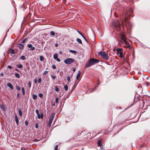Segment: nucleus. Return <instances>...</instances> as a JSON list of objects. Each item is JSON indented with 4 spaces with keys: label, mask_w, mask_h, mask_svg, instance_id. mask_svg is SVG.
I'll use <instances>...</instances> for the list:
<instances>
[{
    "label": "nucleus",
    "mask_w": 150,
    "mask_h": 150,
    "mask_svg": "<svg viewBox=\"0 0 150 150\" xmlns=\"http://www.w3.org/2000/svg\"><path fill=\"white\" fill-rule=\"evenodd\" d=\"M124 42L125 45H126V47L130 48V45L127 41H125V42Z\"/></svg>",
    "instance_id": "obj_12"
},
{
    "label": "nucleus",
    "mask_w": 150,
    "mask_h": 150,
    "mask_svg": "<svg viewBox=\"0 0 150 150\" xmlns=\"http://www.w3.org/2000/svg\"><path fill=\"white\" fill-rule=\"evenodd\" d=\"M15 70H16V71H18V72H19V70H18V69H15Z\"/></svg>",
    "instance_id": "obj_56"
},
{
    "label": "nucleus",
    "mask_w": 150,
    "mask_h": 150,
    "mask_svg": "<svg viewBox=\"0 0 150 150\" xmlns=\"http://www.w3.org/2000/svg\"><path fill=\"white\" fill-rule=\"evenodd\" d=\"M55 115V113H53L52 114L51 116L50 117V118L48 122V126L50 127L51 126L52 121Z\"/></svg>",
    "instance_id": "obj_6"
},
{
    "label": "nucleus",
    "mask_w": 150,
    "mask_h": 150,
    "mask_svg": "<svg viewBox=\"0 0 150 150\" xmlns=\"http://www.w3.org/2000/svg\"><path fill=\"white\" fill-rule=\"evenodd\" d=\"M37 115L38 118L39 119H42L43 118V115L42 113H41V114L39 113Z\"/></svg>",
    "instance_id": "obj_13"
},
{
    "label": "nucleus",
    "mask_w": 150,
    "mask_h": 150,
    "mask_svg": "<svg viewBox=\"0 0 150 150\" xmlns=\"http://www.w3.org/2000/svg\"><path fill=\"white\" fill-rule=\"evenodd\" d=\"M75 71V69H73V71Z\"/></svg>",
    "instance_id": "obj_58"
},
{
    "label": "nucleus",
    "mask_w": 150,
    "mask_h": 150,
    "mask_svg": "<svg viewBox=\"0 0 150 150\" xmlns=\"http://www.w3.org/2000/svg\"><path fill=\"white\" fill-rule=\"evenodd\" d=\"M56 60L58 62H60L61 61L58 58Z\"/></svg>",
    "instance_id": "obj_44"
},
{
    "label": "nucleus",
    "mask_w": 150,
    "mask_h": 150,
    "mask_svg": "<svg viewBox=\"0 0 150 150\" xmlns=\"http://www.w3.org/2000/svg\"><path fill=\"white\" fill-rule=\"evenodd\" d=\"M16 89L18 91H20L21 90V88L20 86H16Z\"/></svg>",
    "instance_id": "obj_31"
},
{
    "label": "nucleus",
    "mask_w": 150,
    "mask_h": 150,
    "mask_svg": "<svg viewBox=\"0 0 150 150\" xmlns=\"http://www.w3.org/2000/svg\"><path fill=\"white\" fill-rule=\"evenodd\" d=\"M18 47L20 49L23 50L24 48V45L20 43L18 44Z\"/></svg>",
    "instance_id": "obj_11"
},
{
    "label": "nucleus",
    "mask_w": 150,
    "mask_h": 150,
    "mask_svg": "<svg viewBox=\"0 0 150 150\" xmlns=\"http://www.w3.org/2000/svg\"><path fill=\"white\" fill-rule=\"evenodd\" d=\"M58 148V145H56L55 146V148H54V150H57Z\"/></svg>",
    "instance_id": "obj_39"
},
{
    "label": "nucleus",
    "mask_w": 150,
    "mask_h": 150,
    "mask_svg": "<svg viewBox=\"0 0 150 150\" xmlns=\"http://www.w3.org/2000/svg\"><path fill=\"white\" fill-rule=\"evenodd\" d=\"M15 120L17 125H18V117L16 115L15 116Z\"/></svg>",
    "instance_id": "obj_15"
},
{
    "label": "nucleus",
    "mask_w": 150,
    "mask_h": 150,
    "mask_svg": "<svg viewBox=\"0 0 150 150\" xmlns=\"http://www.w3.org/2000/svg\"><path fill=\"white\" fill-rule=\"evenodd\" d=\"M76 41L79 44H82V42L81 40L79 38H77L76 39Z\"/></svg>",
    "instance_id": "obj_19"
},
{
    "label": "nucleus",
    "mask_w": 150,
    "mask_h": 150,
    "mask_svg": "<svg viewBox=\"0 0 150 150\" xmlns=\"http://www.w3.org/2000/svg\"><path fill=\"white\" fill-rule=\"evenodd\" d=\"M35 112L37 115L39 113V111L38 110H36L35 111Z\"/></svg>",
    "instance_id": "obj_47"
},
{
    "label": "nucleus",
    "mask_w": 150,
    "mask_h": 150,
    "mask_svg": "<svg viewBox=\"0 0 150 150\" xmlns=\"http://www.w3.org/2000/svg\"><path fill=\"white\" fill-rule=\"evenodd\" d=\"M21 89L22 92V94L24 95L25 94V91L24 88L23 87H22L21 88Z\"/></svg>",
    "instance_id": "obj_23"
},
{
    "label": "nucleus",
    "mask_w": 150,
    "mask_h": 150,
    "mask_svg": "<svg viewBox=\"0 0 150 150\" xmlns=\"http://www.w3.org/2000/svg\"><path fill=\"white\" fill-rule=\"evenodd\" d=\"M52 78L54 80L56 78V76H52Z\"/></svg>",
    "instance_id": "obj_43"
},
{
    "label": "nucleus",
    "mask_w": 150,
    "mask_h": 150,
    "mask_svg": "<svg viewBox=\"0 0 150 150\" xmlns=\"http://www.w3.org/2000/svg\"><path fill=\"white\" fill-rule=\"evenodd\" d=\"M53 57L54 59L56 60L58 58V55L57 54L55 53L54 54Z\"/></svg>",
    "instance_id": "obj_21"
},
{
    "label": "nucleus",
    "mask_w": 150,
    "mask_h": 150,
    "mask_svg": "<svg viewBox=\"0 0 150 150\" xmlns=\"http://www.w3.org/2000/svg\"><path fill=\"white\" fill-rule=\"evenodd\" d=\"M52 68L53 69H56V66H55V65H53L52 66Z\"/></svg>",
    "instance_id": "obj_40"
},
{
    "label": "nucleus",
    "mask_w": 150,
    "mask_h": 150,
    "mask_svg": "<svg viewBox=\"0 0 150 150\" xmlns=\"http://www.w3.org/2000/svg\"><path fill=\"white\" fill-rule=\"evenodd\" d=\"M37 82V80L35 81V83H36Z\"/></svg>",
    "instance_id": "obj_57"
},
{
    "label": "nucleus",
    "mask_w": 150,
    "mask_h": 150,
    "mask_svg": "<svg viewBox=\"0 0 150 150\" xmlns=\"http://www.w3.org/2000/svg\"><path fill=\"white\" fill-rule=\"evenodd\" d=\"M20 59L23 61L25 60V57L24 56H22L20 57Z\"/></svg>",
    "instance_id": "obj_20"
},
{
    "label": "nucleus",
    "mask_w": 150,
    "mask_h": 150,
    "mask_svg": "<svg viewBox=\"0 0 150 150\" xmlns=\"http://www.w3.org/2000/svg\"><path fill=\"white\" fill-rule=\"evenodd\" d=\"M27 40V39L26 38H25V39L24 40H23L22 41V43H24L26 40Z\"/></svg>",
    "instance_id": "obj_36"
},
{
    "label": "nucleus",
    "mask_w": 150,
    "mask_h": 150,
    "mask_svg": "<svg viewBox=\"0 0 150 150\" xmlns=\"http://www.w3.org/2000/svg\"><path fill=\"white\" fill-rule=\"evenodd\" d=\"M55 46L56 47H57L58 46V44L57 43H56L55 44Z\"/></svg>",
    "instance_id": "obj_52"
},
{
    "label": "nucleus",
    "mask_w": 150,
    "mask_h": 150,
    "mask_svg": "<svg viewBox=\"0 0 150 150\" xmlns=\"http://www.w3.org/2000/svg\"><path fill=\"white\" fill-rule=\"evenodd\" d=\"M55 90L56 91H59V89L57 87H55Z\"/></svg>",
    "instance_id": "obj_38"
},
{
    "label": "nucleus",
    "mask_w": 150,
    "mask_h": 150,
    "mask_svg": "<svg viewBox=\"0 0 150 150\" xmlns=\"http://www.w3.org/2000/svg\"><path fill=\"white\" fill-rule=\"evenodd\" d=\"M98 54L106 60H108L109 59V57L108 56V54L105 52L100 51L98 52Z\"/></svg>",
    "instance_id": "obj_4"
},
{
    "label": "nucleus",
    "mask_w": 150,
    "mask_h": 150,
    "mask_svg": "<svg viewBox=\"0 0 150 150\" xmlns=\"http://www.w3.org/2000/svg\"><path fill=\"white\" fill-rule=\"evenodd\" d=\"M25 124L26 125H28V122L26 120L25 121Z\"/></svg>",
    "instance_id": "obj_41"
},
{
    "label": "nucleus",
    "mask_w": 150,
    "mask_h": 150,
    "mask_svg": "<svg viewBox=\"0 0 150 150\" xmlns=\"http://www.w3.org/2000/svg\"><path fill=\"white\" fill-rule=\"evenodd\" d=\"M98 62L99 61L97 59L93 58L91 59L86 63L85 67L86 68H89Z\"/></svg>",
    "instance_id": "obj_3"
},
{
    "label": "nucleus",
    "mask_w": 150,
    "mask_h": 150,
    "mask_svg": "<svg viewBox=\"0 0 150 150\" xmlns=\"http://www.w3.org/2000/svg\"><path fill=\"white\" fill-rule=\"evenodd\" d=\"M7 68L10 69H11L12 68V67L11 66L8 65L7 66Z\"/></svg>",
    "instance_id": "obj_42"
},
{
    "label": "nucleus",
    "mask_w": 150,
    "mask_h": 150,
    "mask_svg": "<svg viewBox=\"0 0 150 150\" xmlns=\"http://www.w3.org/2000/svg\"><path fill=\"white\" fill-rule=\"evenodd\" d=\"M112 25L114 29L118 32L121 30V24L119 21L117 20H114L112 22Z\"/></svg>",
    "instance_id": "obj_2"
},
{
    "label": "nucleus",
    "mask_w": 150,
    "mask_h": 150,
    "mask_svg": "<svg viewBox=\"0 0 150 150\" xmlns=\"http://www.w3.org/2000/svg\"><path fill=\"white\" fill-rule=\"evenodd\" d=\"M64 87L65 90L66 91H67L68 89V86L67 85H66L64 86Z\"/></svg>",
    "instance_id": "obj_25"
},
{
    "label": "nucleus",
    "mask_w": 150,
    "mask_h": 150,
    "mask_svg": "<svg viewBox=\"0 0 150 150\" xmlns=\"http://www.w3.org/2000/svg\"><path fill=\"white\" fill-rule=\"evenodd\" d=\"M75 60L71 58H68L64 60V62L65 63L67 64H69L73 63Z\"/></svg>",
    "instance_id": "obj_5"
},
{
    "label": "nucleus",
    "mask_w": 150,
    "mask_h": 150,
    "mask_svg": "<svg viewBox=\"0 0 150 150\" xmlns=\"http://www.w3.org/2000/svg\"><path fill=\"white\" fill-rule=\"evenodd\" d=\"M4 75V74L2 73H1V76H3Z\"/></svg>",
    "instance_id": "obj_55"
},
{
    "label": "nucleus",
    "mask_w": 150,
    "mask_h": 150,
    "mask_svg": "<svg viewBox=\"0 0 150 150\" xmlns=\"http://www.w3.org/2000/svg\"><path fill=\"white\" fill-rule=\"evenodd\" d=\"M28 84H29V87L30 88L31 87V83H30V82H29L28 83Z\"/></svg>",
    "instance_id": "obj_50"
},
{
    "label": "nucleus",
    "mask_w": 150,
    "mask_h": 150,
    "mask_svg": "<svg viewBox=\"0 0 150 150\" xmlns=\"http://www.w3.org/2000/svg\"><path fill=\"white\" fill-rule=\"evenodd\" d=\"M77 31L78 32V33H79V34H80L82 37L83 38L86 40V38L81 33V32H80L78 30H77Z\"/></svg>",
    "instance_id": "obj_16"
},
{
    "label": "nucleus",
    "mask_w": 150,
    "mask_h": 150,
    "mask_svg": "<svg viewBox=\"0 0 150 150\" xmlns=\"http://www.w3.org/2000/svg\"><path fill=\"white\" fill-rule=\"evenodd\" d=\"M33 99L34 100H35L37 99V95H33Z\"/></svg>",
    "instance_id": "obj_26"
},
{
    "label": "nucleus",
    "mask_w": 150,
    "mask_h": 150,
    "mask_svg": "<svg viewBox=\"0 0 150 150\" xmlns=\"http://www.w3.org/2000/svg\"><path fill=\"white\" fill-rule=\"evenodd\" d=\"M7 86L9 87L11 90L13 89V87L12 84L10 83H8L7 84Z\"/></svg>",
    "instance_id": "obj_10"
},
{
    "label": "nucleus",
    "mask_w": 150,
    "mask_h": 150,
    "mask_svg": "<svg viewBox=\"0 0 150 150\" xmlns=\"http://www.w3.org/2000/svg\"><path fill=\"white\" fill-rule=\"evenodd\" d=\"M69 52L71 53H72L74 54H76L77 52L76 51L72 50H70Z\"/></svg>",
    "instance_id": "obj_24"
},
{
    "label": "nucleus",
    "mask_w": 150,
    "mask_h": 150,
    "mask_svg": "<svg viewBox=\"0 0 150 150\" xmlns=\"http://www.w3.org/2000/svg\"><path fill=\"white\" fill-rule=\"evenodd\" d=\"M27 46L29 48H31L33 46L31 44H28L27 45Z\"/></svg>",
    "instance_id": "obj_34"
},
{
    "label": "nucleus",
    "mask_w": 150,
    "mask_h": 150,
    "mask_svg": "<svg viewBox=\"0 0 150 150\" xmlns=\"http://www.w3.org/2000/svg\"><path fill=\"white\" fill-rule=\"evenodd\" d=\"M18 112L19 115L20 116H22V110L21 109L18 110Z\"/></svg>",
    "instance_id": "obj_18"
},
{
    "label": "nucleus",
    "mask_w": 150,
    "mask_h": 150,
    "mask_svg": "<svg viewBox=\"0 0 150 150\" xmlns=\"http://www.w3.org/2000/svg\"><path fill=\"white\" fill-rule=\"evenodd\" d=\"M80 74H81V72H80V71H78V74L76 76V79H79V78L80 76Z\"/></svg>",
    "instance_id": "obj_17"
},
{
    "label": "nucleus",
    "mask_w": 150,
    "mask_h": 150,
    "mask_svg": "<svg viewBox=\"0 0 150 150\" xmlns=\"http://www.w3.org/2000/svg\"><path fill=\"white\" fill-rule=\"evenodd\" d=\"M70 40H71L72 42L74 41V39L71 38V39H70Z\"/></svg>",
    "instance_id": "obj_54"
},
{
    "label": "nucleus",
    "mask_w": 150,
    "mask_h": 150,
    "mask_svg": "<svg viewBox=\"0 0 150 150\" xmlns=\"http://www.w3.org/2000/svg\"><path fill=\"white\" fill-rule=\"evenodd\" d=\"M0 108L2 110L5 111V110L4 105H0Z\"/></svg>",
    "instance_id": "obj_14"
},
{
    "label": "nucleus",
    "mask_w": 150,
    "mask_h": 150,
    "mask_svg": "<svg viewBox=\"0 0 150 150\" xmlns=\"http://www.w3.org/2000/svg\"><path fill=\"white\" fill-rule=\"evenodd\" d=\"M11 53L12 54H15L14 50L13 49H12L11 50Z\"/></svg>",
    "instance_id": "obj_30"
},
{
    "label": "nucleus",
    "mask_w": 150,
    "mask_h": 150,
    "mask_svg": "<svg viewBox=\"0 0 150 150\" xmlns=\"http://www.w3.org/2000/svg\"><path fill=\"white\" fill-rule=\"evenodd\" d=\"M97 144L98 146H100V149L102 150L103 149V146H101V141L100 140H99L97 142Z\"/></svg>",
    "instance_id": "obj_8"
},
{
    "label": "nucleus",
    "mask_w": 150,
    "mask_h": 150,
    "mask_svg": "<svg viewBox=\"0 0 150 150\" xmlns=\"http://www.w3.org/2000/svg\"><path fill=\"white\" fill-rule=\"evenodd\" d=\"M35 127L36 128H38V125L37 124H36L35 125Z\"/></svg>",
    "instance_id": "obj_48"
},
{
    "label": "nucleus",
    "mask_w": 150,
    "mask_h": 150,
    "mask_svg": "<svg viewBox=\"0 0 150 150\" xmlns=\"http://www.w3.org/2000/svg\"><path fill=\"white\" fill-rule=\"evenodd\" d=\"M122 48H117V54L121 58H122L123 57V53L122 52Z\"/></svg>",
    "instance_id": "obj_7"
},
{
    "label": "nucleus",
    "mask_w": 150,
    "mask_h": 150,
    "mask_svg": "<svg viewBox=\"0 0 150 150\" xmlns=\"http://www.w3.org/2000/svg\"><path fill=\"white\" fill-rule=\"evenodd\" d=\"M50 35L52 36H54L55 35V33L53 31H51L50 33Z\"/></svg>",
    "instance_id": "obj_27"
},
{
    "label": "nucleus",
    "mask_w": 150,
    "mask_h": 150,
    "mask_svg": "<svg viewBox=\"0 0 150 150\" xmlns=\"http://www.w3.org/2000/svg\"><path fill=\"white\" fill-rule=\"evenodd\" d=\"M48 73V71H45L44 73H43V76H45Z\"/></svg>",
    "instance_id": "obj_33"
},
{
    "label": "nucleus",
    "mask_w": 150,
    "mask_h": 150,
    "mask_svg": "<svg viewBox=\"0 0 150 150\" xmlns=\"http://www.w3.org/2000/svg\"><path fill=\"white\" fill-rule=\"evenodd\" d=\"M42 79L41 78H40L38 79V83H40L41 82Z\"/></svg>",
    "instance_id": "obj_37"
},
{
    "label": "nucleus",
    "mask_w": 150,
    "mask_h": 150,
    "mask_svg": "<svg viewBox=\"0 0 150 150\" xmlns=\"http://www.w3.org/2000/svg\"><path fill=\"white\" fill-rule=\"evenodd\" d=\"M121 37L122 40L124 41V42H125V41H126V38L125 37V35H124L122 34Z\"/></svg>",
    "instance_id": "obj_9"
},
{
    "label": "nucleus",
    "mask_w": 150,
    "mask_h": 150,
    "mask_svg": "<svg viewBox=\"0 0 150 150\" xmlns=\"http://www.w3.org/2000/svg\"><path fill=\"white\" fill-rule=\"evenodd\" d=\"M70 77L69 76L67 77V80L69 82L70 81Z\"/></svg>",
    "instance_id": "obj_49"
},
{
    "label": "nucleus",
    "mask_w": 150,
    "mask_h": 150,
    "mask_svg": "<svg viewBox=\"0 0 150 150\" xmlns=\"http://www.w3.org/2000/svg\"><path fill=\"white\" fill-rule=\"evenodd\" d=\"M17 67L19 68H21L23 67V66L21 64H20L18 65H17Z\"/></svg>",
    "instance_id": "obj_29"
},
{
    "label": "nucleus",
    "mask_w": 150,
    "mask_h": 150,
    "mask_svg": "<svg viewBox=\"0 0 150 150\" xmlns=\"http://www.w3.org/2000/svg\"><path fill=\"white\" fill-rule=\"evenodd\" d=\"M132 12V11L131 10H130L128 12H127L125 10L123 12L122 15L121 16V18L124 20L125 21V23L126 24V27L129 28L131 25L132 26V25L131 23L127 21V19L130 17V15Z\"/></svg>",
    "instance_id": "obj_1"
},
{
    "label": "nucleus",
    "mask_w": 150,
    "mask_h": 150,
    "mask_svg": "<svg viewBox=\"0 0 150 150\" xmlns=\"http://www.w3.org/2000/svg\"><path fill=\"white\" fill-rule=\"evenodd\" d=\"M35 47H32L31 49V50H34L35 49Z\"/></svg>",
    "instance_id": "obj_45"
},
{
    "label": "nucleus",
    "mask_w": 150,
    "mask_h": 150,
    "mask_svg": "<svg viewBox=\"0 0 150 150\" xmlns=\"http://www.w3.org/2000/svg\"><path fill=\"white\" fill-rule=\"evenodd\" d=\"M40 49H38V50L36 51V52L37 53H39V52H40Z\"/></svg>",
    "instance_id": "obj_51"
},
{
    "label": "nucleus",
    "mask_w": 150,
    "mask_h": 150,
    "mask_svg": "<svg viewBox=\"0 0 150 150\" xmlns=\"http://www.w3.org/2000/svg\"><path fill=\"white\" fill-rule=\"evenodd\" d=\"M15 76H16V77L18 78V79H19L20 78V75H19V74H18V73H16L15 74Z\"/></svg>",
    "instance_id": "obj_22"
},
{
    "label": "nucleus",
    "mask_w": 150,
    "mask_h": 150,
    "mask_svg": "<svg viewBox=\"0 0 150 150\" xmlns=\"http://www.w3.org/2000/svg\"><path fill=\"white\" fill-rule=\"evenodd\" d=\"M17 96L18 98H19L20 97L19 94V93H18L17 94Z\"/></svg>",
    "instance_id": "obj_53"
},
{
    "label": "nucleus",
    "mask_w": 150,
    "mask_h": 150,
    "mask_svg": "<svg viewBox=\"0 0 150 150\" xmlns=\"http://www.w3.org/2000/svg\"><path fill=\"white\" fill-rule=\"evenodd\" d=\"M39 140H38L37 139H35L34 140V141L35 142L39 141Z\"/></svg>",
    "instance_id": "obj_46"
},
{
    "label": "nucleus",
    "mask_w": 150,
    "mask_h": 150,
    "mask_svg": "<svg viewBox=\"0 0 150 150\" xmlns=\"http://www.w3.org/2000/svg\"><path fill=\"white\" fill-rule=\"evenodd\" d=\"M38 96L42 98L43 96V95L41 93H40L38 94Z\"/></svg>",
    "instance_id": "obj_32"
},
{
    "label": "nucleus",
    "mask_w": 150,
    "mask_h": 150,
    "mask_svg": "<svg viewBox=\"0 0 150 150\" xmlns=\"http://www.w3.org/2000/svg\"><path fill=\"white\" fill-rule=\"evenodd\" d=\"M64 1H66V0H63Z\"/></svg>",
    "instance_id": "obj_59"
},
{
    "label": "nucleus",
    "mask_w": 150,
    "mask_h": 150,
    "mask_svg": "<svg viewBox=\"0 0 150 150\" xmlns=\"http://www.w3.org/2000/svg\"><path fill=\"white\" fill-rule=\"evenodd\" d=\"M40 61L42 62L44 60L43 57L42 56H40Z\"/></svg>",
    "instance_id": "obj_28"
},
{
    "label": "nucleus",
    "mask_w": 150,
    "mask_h": 150,
    "mask_svg": "<svg viewBox=\"0 0 150 150\" xmlns=\"http://www.w3.org/2000/svg\"><path fill=\"white\" fill-rule=\"evenodd\" d=\"M59 98H57L55 99V101L57 103H58Z\"/></svg>",
    "instance_id": "obj_35"
}]
</instances>
